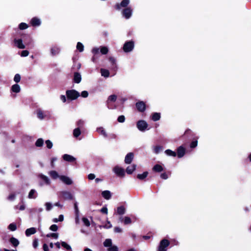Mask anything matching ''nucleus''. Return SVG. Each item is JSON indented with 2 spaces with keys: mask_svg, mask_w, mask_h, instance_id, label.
<instances>
[{
  "mask_svg": "<svg viewBox=\"0 0 251 251\" xmlns=\"http://www.w3.org/2000/svg\"><path fill=\"white\" fill-rule=\"evenodd\" d=\"M95 177H96V176H95V174H90L88 176V178L89 180H93V179H95Z\"/></svg>",
  "mask_w": 251,
  "mask_h": 251,
  "instance_id": "obj_62",
  "label": "nucleus"
},
{
  "mask_svg": "<svg viewBox=\"0 0 251 251\" xmlns=\"http://www.w3.org/2000/svg\"><path fill=\"white\" fill-rule=\"evenodd\" d=\"M124 223L125 225H128L131 223V219L127 216H126L124 220Z\"/></svg>",
  "mask_w": 251,
  "mask_h": 251,
  "instance_id": "obj_43",
  "label": "nucleus"
},
{
  "mask_svg": "<svg viewBox=\"0 0 251 251\" xmlns=\"http://www.w3.org/2000/svg\"><path fill=\"white\" fill-rule=\"evenodd\" d=\"M38 246V240L37 239L35 238L33 240V247L36 249Z\"/></svg>",
  "mask_w": 251,
  "mask_h": 251,
  "instance_id": "obj_55",
  "label": "nucleus"
},
{
  "mask_svg": "<svg viewBox=\"0 0 251 251\" xmlns=\"http://www.w3.org/2000/svg\"><path fill=\"white\" fill-rule=\"evenodd\" d=\"M40 177L45 182L46 184H50V180L47 176L41 174L40 175Z\"/></svg>",
  "mask_w": 251,
  "mask_h": 251,
  "instance_id": "obj_36",
  "label": "nucleus"
},
{
  "mask_svg": "<svg viewBox=\"0 0 251 251\" xmlns=\"http://www.w3.org/2000/svg\"><path fill=\"white\" fill-rule=\"evenodd\" d=\"M17 47L19 49H24L25 48V46L23 44L22 40L19 39L17 40Z\"/></svg>",
  "mask_w": 251,
  "mask_h": 251,
  "instance_id": "obj_30",
  "label": "nucleus"
},
{
  "mask_svg": "<svg viewBox=\"0 0 251 251\" xmlns=\"http://www.w3.org/2000/svg\"><path fill=\"white\" fill-rule=\"evenodd\" d=\"M8 229L11 231L16 230V223H13L10 224L8 226Z\"/></svg>",
  "mask_w": 251,
  "mask_h": 251,
  "instance_id": "obj_48",
  "label": "nucleus"
},
{
  "mask_svg": "<svg viewBox=\"0 0 251 251\" xmlns=\"http://www.w3.org/2000/svg\"><path fill=\"white\" fill-rule=\"evenodd\" d=\"M166 154L169 156L176 157V153L170 149L166 150L165 151Z\"/></svg>",
  "mask_w": 251,
  "mask_h": 251,
  "instance_id": "obj_33",
  "label": "nucleus"
},
{
  "mask_svg": "<svg viewBox=\"0 0 251 251\" xmlns=\"http://www.w3.org/2000/svg\"><path fill=\"white\" fill-rule=\"evenodd\" d=\"M161 118L160 113L154 112L151 114V119L153 121H157L160 120Z\"/></svg>",
  "mask_w": 251,
  "mask_h": 251,
  "instance_id": "obj_23",
  "label": "nucleus"
},
{
  "mask_svg": "<svg viewBox=\"0 0 251 251\" xmlns=\"http://www.w3.org/2000/svg\"><path fill=\"white\" fill-rule=\"evenodd\" d=\"M114 231L116 233H120L122 232V229L119 227L116 226L114 228Z\"/></svg>",
  "mask_w": 251,
  "mask_h": 251,
  "instance_id": "obj_61",
  "label": "nucleus"
},
{
  "mask_svg": "<svg viewBox=\"0 0 251 251\" xmlns=\"http://www.w3.org/2000/svg\"><path fill=\"white\" fill-rule=\"evenodd\" d=\"M108 251H119V249L117 246L115 245H112L110 248L107 249Z\"/></svg>",
  "mask_w": 251,
  "mask_h": 251,
  "instance_id": "obj_47",
  "label": "nucleus"
},
{
  "mask_svg": "<svg viewBox=\"0 0 251 251\" xmlns=\"http://www.w3.org/2000/svg\"><path fill=\"white\" fill-rule=\"evenodd\" d=\"M162 150V147L160 146H156L154 148V152L156 153H158Z\"/></svg>",
  "mask_w": 251,
  "mask_h": 251,
  "instance_id": "obj_50",
  "label": "nucleus"
},
{
  "mask_svg": "<svg viewBox=\"0 0 251 251\" xmlns=\"http://www.w3.org/2000/svg\"><path fill=\"white\" fill-rule=\"evenodd\" d=\"M59 197L64 199L68 200H71L73 199V197L72 194L68 191H61L59 193Z\"/></svg>",
  "mask_w": 251,
  "mask_h": 251,
  "instance_id": "obj_8",
  "label": "nucleus"
},
{
  "mask_svg": "<svg viewBox=\"0 0 251 251\" xmlns=\"http://www.w3.org/2000/svg\"><path fill=\"white\" fill-rule=\"evenodd\" d=\"M66 95L68 102L76 100L80 96V93L75 89L67 90Z\"/></svg>",
  "mask_w": 251,
  "mask_h": 251,
  "instance_id": "obj_2",
  "label": "nucleus"
},
{
  "mask_svg": "<svg viewBox=\"0 0 251 251\" xmlns=\"http://www.w3.org/2000/svg\"><path fill=\"white\" fill-rule=\"evenodd\" d=\"M81 96L83 98H87L88 96V92L87 91H83L81 93Z\"/></svg>",
  "mask_w": 251,
  "mask_h": 251,
  "instance_id": "obj_59",
  "label": "nucleus"
},
{
  "mask_svg": "<svg viewBox=\"0 0 251 251\" xmlns=\"http://www.w3.org/2000/svg\"><path fill=\"white\" fill-rule=\"evenodd\" d=\"M112 227V225L110 223V221H107V225H105L104 226V228H110Z\"/></svg>",
  "mask_w": 251,
  "mask_h": 251,
  "instance_id": "obj_63",
  "label": "nucleus"
},
{
  "mask_svg": "<svg viewBox=\"0 0 251 251\" xmlns=\"http://www.w3.org/2000/svg\"><path fill=\"white\" fill-rule=\"evenodd\" d=\"M198 137H195V138L193 139V141L191 142L190 145V147L191 149H194L196 148L198 145Z\"/></svg>",
  "mask_w": 251,
  "mask_h": 251,
  "instance_id": "obj_28",
  "label": "nucleus"
},
{
  "mask_svg": "<svg viewBox=\"0 0 251 251\" xmlns=\"http://www.w3.org/2000/svg\"><path fill=\"white\" fill-rule=\"evenodd\" d=\"M81 134V130L79 127L75 128L73 131V135L75 137L77 138Z\"/></svg>",
  "mask_w": 251,
  "mask_h": 251,
  "instance_id": "obj_31",
  "label": "nucleus"
},
{
  "mask_svg": "<svg viewBox=\"0 0 251 251\" xmlns=\"http://www.w3.org/2000/svg\"><path fill=\"white\" fill-rule=\"evenodd\" d=\"M81 80V76L80 73L75 72L74 75L73 81L76 83H79Z\"/></svg>",
  "mask_w": 251,
  "mask_h": 251,
  "instance_id": "obj_14",
  "label": "nucleus"
},
{
  "mask_svg": "<svg viewBox=\"0 0 251 251\" xmlns=\"http://www.w3.org/2000/svg\"><path fill=\"white\" fill-rule=\"evenodd\" d=\"M176 153L178 158H181L185 154L186 149L182 146H180L177 148Z\"/></svg>",
  "mask_w": 251,
  "mask_h": 251,
  "instance_id": "obj_9",
  "label": "nucleus"
},
{
  "mask_svg": "<svg viewBox=\"0 0 251 251\" xmlns=\"http://www.w3.org/2000/svg\"><path fill=\"white\" fill-rule=\"evenodd\" d=\"M136 107L138 111L144 112L146 109V104L143 101H139L135 104Z\"/></svg>",
  "mask_w": 251,
  "mask_h": 251,
  "instance_id": "obj_7",
  "label": "nucleus"
},
{
  "mask_svg": "<svg viewBox=\"0 0 251 251\" xmlns=\"http://www.w3.org/2000/svg\"><path fill=\"white\" fill-rule=\"evenodd\" d=\"M100 211L102 213L107 214L108 213V209L106 206L103 207L100 210Z\"/></svg>",
  "mask_w": 251,
  "mask_h": 251,
  "instance_id": "obj_56",
  "label": "nucleus"
},
{
  "mask_svg": "<svg viewBox=\"0 0 251 251\" xmlns=\"http://www.w3.org/2000/svg\"><path fill=\"white\" fill-rule=\"evenodd\" d=\"M10 242L14 247H16V238L12 237L10 238Z\"/></svg>",
  "mask_w": 251,
  "mask_h": 251,
  "instance_id": "obj_60",
  "label": "nucleus"
},
{
  "mask_svg": "<svg viewBox=\"0 0 251 251\" xmlns=\"http://www.w3.org/2000/svg\"><path fill=\"white\" fill-rule=\"evenodd\" d=\"M50 51L52 55H56L59 53L60 49L57 47H53L51 49Z\"/></svg>",
  "mask_w": 251,
  "mask_h": 251,
  "instance_id": "obj_29",
  "label": "nucleus"
},
{
  "mask_svg": "<svg viewBox=\"0 0 251 251\" xmlns=\"http://www.w3.org/2000/svg\"><path fill=\"white\" fill-rule=\"evenodd\" d=\"M49 174L50 177L53 179H56L58 177L60 178V176L56 171H51L50 172Z\"/></svg>",
  "mask_w": 251,
  "mask_h": 251,
  "instance_id": "obj_27",
  "label": "nucleus"
},
{
  "mask_svg": "<svg viewBox=\"0 0 251 251\" xmlns=\"http://www.w3.org/2000/svg\"><path fill=\"white\" fill-rule=\"evenodd\" d=\"M44 140L42 138L38 139L35 142V146L37 147H41L43 146Z\"/></svg>",
  "mask_w": 251,
  "mask_h": 251,
  "instance_id": "obj_34",
  "label": "nucleus"
},
{
  "mask_svg": "<svg viewBox=\"0 0 251 251\" xmlns=\"http://www.w3.org/2000/svg\"><path fill=\"white\" fill-rule=\"evenodd\" d=\"M30 23L33 26H38L41 25V22L39 18L35 17L31 19Z\"/></svg>",
  "mask_w": 251,
  "mask_h": 251,
  "instance_id": "obj_11",
  "label": "nucleus"
},
{
  "mask_svg": "<svg viewBox=\"0 0 251 251\" xmlns=\"http://www.w3.org/2000/svg\"><path fill=\"white\" fill-rule=\"evenodd\" d=\"M76 125L78 126V127L79 128H82L84 125V122L82 120H79L77 123Z\"/></svg>",
  "mask_w": 251,
  "mask_h": 251,
  "instance_id": "obj_51",
  "label": "nucleus"
},
{
  "mask_svg": "<svg viewBox=\"0 0 251 251\" xmlns=\"http://www.w3.org/2000/svg\"><path fill=\"white\" fill-rule=\"evenodd\" d=\"M100 52L102 54H106L108 52V49L107 47L101 46L100 47Z\"/></svg>",
  "mask_w": 251,
  "mask_h": 251,
  "instance_id": "obj_37",
  "label": "nucleus"
},
{
  "mask_svg": "<svg viewBox=\"0 0 251 251\" xmlns=\"http://www.w3.org/2000/svg\"><path fill=\"white\" fill-rule=\"evenodd\" d=\"M47 237H52L54 239H57L58 237V233H50L46 235Z\"/></svg>",
  "mask_w": 251,
  "mask_h": 251,
  "instance_id": "obj_40",
  "label": "nucleus"
},
{
  "mask_svg": "<svg viewBox=\"0 0 251 251\" xmlns=\"http://www.w3.org/2000/svg\"><path fill=\"white\" fill-rule=\"evenodd\" d=\"M76 49L79 52H82L84 50V46L80 42H78L76 45Z\"/></svg>",
  "mask_w": 251,
  "mask_h": 251,
  "instance_id": "obj_39",
  "label": "nucleus"
},
{
  "mask_svg": "<svg viewBox=\"0 0 251 251\" xmlns=\"http://www.w3.org/2000/svg\"><path fill=\"white\" fill-rule=\"evenodd\" d=\"M117 99V96L116 95H111L108 98V101L115 102Z\"/></svg>",
  "mask_w": 251,
  "mask_h": 251,
  "instance_id": "obj_42",
  "label": "nucleus"
},
{
  "mask_svg": "<svg viewBox=\"0 0 251 251\" xmlns=\"http://www.w3.org/2000/svg\"><path fill=\"white\" fill-rule=\"evenodd\" d=\"M18 27L20 30H24L27 28L28 27V25L25 23H21L19 24Z\"/></svg>",
  "mask_w": 251,
  "mask_h": 251,
  "instance_id": "obj_38",
  "label": "nucleus"
},
{
  "mask_svg": "<svg viewBox=\"0 0 251 251\" xmlns=\"http://www.w3.org/2000/svg\"><path fill=\"white\" fill-rule=\"evenodd\" d=\"M45 205L47 211H50L52 207V204L50 202H46Z\"/></svg>",
  "mask_w": 251,
  "mask_h": 251,
  "instance_id": "obj_54",
  "label": "nucleus"
},
{
  "mask_svg": "<svg viewBox=\"0 0 251 251\" xmlns=\"http://www.w3.org/2000/svg\"><path fill=\"white\" fill-rule=\"evenodd\" d=\"M18 53L22 57H26L28 55L29 51L27 50H22V51H21L20 52H19Z\"/></svg>",
  "mask_w": 251,
  "mask_h": 251,
  "instance_id": "obj_41",
  "label": "nucleus"
},
{
  "mask_svg": "<svg viewBox=\"0 0 251 251\" xmlns=\"http://www.w3.org/2000/svg\"><path fill=\"white\" fill-rule=\"evenodd\" d=\"M100 73L101 74V75L107 77L109 76V72L108 70L104 69H101L100 70Z\"/></svg>",
  "mask_w": 251,
  "mask_h": 251,
  "instance_id": "obj_32",
  "label": "nucleus"
},
{
  "mask_svg": "<svg viewBox=\"0 0 251 251\" xmlns=\"http://www.w3.org/2000/svg\"><path fill=\"white\" fill-rule=\"evenodd\" d=\"M101 196L105 200H108L111 198V193L108 190H105L101 192Z\"/></svg>",
  "mask_w": 251,
  "mask_h": 251,
  "instance_id": "obj_15",
  "label": "nucleus"
},
{
  "mask_svg": "<svg viewBox=\"0 0 251 251\" xmlns=\"http://www.w3.org/2000/svg\"><path fill=\"white\" fill-rule=\"evenodd\" d=\"M62 157L65 161L69 162H75L76 160L74 156L68 154H64Z\"/></svg>",
  "mask_w": 251,
  "mask_h": 251,
  "instance_id": "obj_13",
  "label": "nucleus"
},
{
  "mask_svg": "<svg viewBox=\"0 0 251 251\" xmlns=\"http://www.w3.org/2000/svg\"><path fill=\"white\" fill-rule=\"evenodd\" d=\"M47 148L50 149L53 146L52 142L50 140H47L45 142Z\"/></svg>",
  "mask_w": 251,
  "mask_h": 251,
  "instance_id": "obj_49",
  "label": "nucleus"
},
{
  "mask_svg": "<svg viewBox=\"0 0 251 251\" xmlns=\"http://www.w3.org/2000/svg\"><path fill=\"white\" fill-rule=\"evenodd\" d=\"M58 226L56 225H52L50 227V229L53 231H56L58 230Z\"/></svg>",
  "mask_w": 251,
  "mask_h": 251,
  "instance_id": "obj_52",
  "label": "nucleus"
},
{
  "mask_svg": "<svg viewBox=\"0 0 251 251\" xmlns=\"http://www.w3.org/2000/svg\"><path fill=\"white\" fill-rule=\"evenodd\" d=\"M160 177L163 179H167L168 178V174L166 173H162L160 175Z\"/></svg>",
  "mask_w": 251,
  "mask_h": 251,
  "instance_id": "obj_57",
  "label": "nucleus"
},
{
  "mask_svg": "<svg viewBox=\"0 0 251 251\" xmlns=\"http://www.w3.org/2000/svg\"><path fill=\"white\" fill-rule=\"evenodd\" d=\"M61 245L62 246L65 248L67 251L71 250V247L70 245L67 244L65 242H61Z\"/></svg>",
  "mask_w": 251,
  "mask_h": 251,
  "instance_id": "obj_44",
  "label": "nucleus"
},
{
  "mask_svg": "<svg viewBox=\"0 0 251 251\" xmlns=\"http://www.w3.org/2000/svg\"><path fill=\"white\" fill-rule=\"evenodd\" d=\"M134 158V153L133 152L128 153L125 157V163L127 164H130Z\"/></svg>",
  "mask_w": 251,
  "mask_h": 251,
  "instance_id": "obj_10",
  "label": "nucleus"
},
{
  "mask_svg": "<svg viewBox=\"0 0 251 251\" xmlns=\"http://www.w3.org/2000/svg\"><path fill=\"white\" fill-rule=\"evenodd\" d=\"M103 245L105 247L110 248L112 245V240L110 239H106L103 243Z\"/></svg>",
  "mask_w": 251,
  "mask_h": 251,
  "instance_id": "obj_35",
  "label": "nucleus"
},
{
  "mask_svg": "<svg viewBox=\"0 0 251 251\" xmlns=\"http://www.w3.org/2000/svg\"><path fill=\"white\" fill-rule=\"evenodd\" d=\"M37 117L40 119L44 118V115L43 111L41 110H38L37 112Z\"/></svg>",
  "mask_w": 251,
  "mask_h": 251,
  "instance_id": "obj_45",
  "label": "nucleus"
},
{
  "mask_svg": "<svg viewBox=\"0 0 251 251\" xmlns=\"http://www.w3.org/2000/svg\"><path fill=\"white\" fill-rule=\"evenodd\" d=\"M94 56L92 57L91 60L93 62H96L97 57L96 55L99 53V49L98 48H94L92 50Z\"/></svg>",
  "mask_w": 251,
  "mask_h": 251,
  "instance_id": "obj_16",
  "label": "nucleus"
},
{
  "mask_svg": "<svg viewBox=\"0 0 251 251\" xmlns=\"http://www.w3.org/2000/svg\"><path fill=\"white\" fill-rule=\"evenodd\" d=\"M136 126L140 131H144L147 129L148 124L145 121L140 120L137 122Z\"/></svg>",
  "mask_w": 251,
  "mask_h": 251,
  "instance_id": "obj_5",
  "label": "nucleus"
},
{
  "mask_svg": "<svg viewBox=\"0 0 251 251\" xmlns=\"http://www.w3.org/2000/svg\"><path fill=\"white\" fill-rule=\"evenodd\" d=\"M108 60L110 62L111 68L113 70L117 69L116 59L113 57L110 56L109 57Z\"/></svg>",
  "mask_w": 251,
  "mask_h": 251,
  "instance_id": "obj_21",
  "label": "nucleus"
},
{
  "mask_svg": "<svg viewBox=\"0 0 251 251\" xmlns=\"http://www.w3.org/2000/svg\"><path fill=\"white\" fill-rule=\"evenodd\" d=\"M60 179L67 185H71L73 183L72 180L69 177L65 176H60Z\"/></svg>",
  "mask_w": 251,
  "mask_h": 251,
  "instance_id": "obj_12",
  "label": "nucleus"
},
{
  "mask_svg": "<svg viewBox=\"0 0 251 251\" xmlns=\"http://www.w3.org/2000/svg\"><path fill=\"white\" fill-rule=\"evenodd\" d=\"M36 229L35 227H30L27 228L25 232V235L26 236H29L32 234H34L36 233Z\"/></svg>",
  "mask_w": 251,
  "mask_h": 251,
  "instance_id": "obj_20",
  "label": "nucleus"
},
{
  "mask_svg": "<svg viewBox=\"0 0 251 251\" xmlns=\"http://www.w3.org/2000/svg\"><path fill=\"white\" fill-rule=\"evenodd\" d=\"M113 171L119 177H123L125 176V171L124 169L118 166H116L114 168Z\"/></svg>",
  "mask_w": 251,
  "mask_h": 251,
  "instance_id": "obj_6",
  "label": "nucleus"
},
{
  "mask_svg": "<svg viewBox=\"0 0 251 251\" xmlns=\"http://www.w3.org/2000/svg\"><path fill=\"white\" fill-rule=\"evenodd\" d=\"M195 134L193 133V132L190 129H187L184 134L183 135V136H184V137H193V136H195Z\"/></svg>",
  "mask_w": 251,
  "mask_h": 251,
  "instance_id": "obj_26",
  "label": "nucleus"
},
{
  "mask_svg": "<svg viewBox=\"0 0 251 251\" xmlns=\"http://www.w3.org/2000/svg\"><path fill=\"white\" fill-rule=\"evenodd\" d=\"M130 2L129 0H122L120 3H117L114 8L117 10H120L122 7L124 9L122 11V16L126 19H129L132 16L133 9L131 7H128Z\"/></svg>",
  "mask_w": 251,
  "mask_h": 251,
  "instance_id": "obj_1",
  "label": "nucleus"
},
{
  "mask_svg": "<svg viewBox=\"0 0 251 251\" xmlns=\"http://www.w3.org/2000/svg\"><path fill=\"white\" fill-rule=\"evenodd\" d=\"M136 165L135 164H132L131 166H128L126 169V172L127 174L130 175L136 170Z\"/></svg>",
  "mask_w": 251,
  "mask_h": 251,
  "instance_id": "obj_19",
  "label": "nucleus"
},
{
  "mask_svg": "<svg viewBox=\"0 0 251 251\" xmlns=\"http://www.w3.org/2000/svg\"><path fill=\"white\" fill-rule=\"evenodd\" d=\"M15 195L14 194H11L8 197V200L9 201H13L15 199Z\"/></svg>",
  "mask_w": 251,
  "mask_h": 251,
  "instance_id": "obj_64",
  "label": "nucleus"
},
{
  "mask_svg": "<svg viewBox=\"0 0 251 251\" xmlns=\"http://www.w3.org/2000/svg\"><path fill=\"white\" fill-rule=\"evenodd\" d=\"M117 121L119 123H124L125 121V117L124 115H121L118 117Z\"/></svg>",
  "mask_w": 251,
  "mask_h": 251,
  "instance_id": "obj_53",
  "label": "nucleus"
},
{
  "mask_svg": "<svg viewBox=\"0 0 251 251\" xmlns=\"http://www.w3.org/2000/svg\"><path fill=\"white\" fill-rule=\"evenodd\" d=\"M148 174L149 173L147 171H145L142 174H138L136 177L140 180H144L147 177Z\"/></svg>",
  "mask_w": 251,
  "mask_h": 251,
  "instance_id": "obj_24",
  "label": "nucleus"
},
{
  "mask_svg": "<svg viewBox=\"0 0 251 251\" xmlns=\"http://www.w3.org/2000/svg\"><path fill=\"white\" fill-rule=\"evenodd\" d=\"M37 197V193L35 189H31L28 195V198L30 199H35Z\"/></svg>",
  "mask_w": 251,
  "mask_h": 251,
  "instance_id": "obj_18",
  "label": "nucleus"
},
{
  "mask_svg": "<svg viewBox=\"0 0 251 251\" xmlns=\"http://www.w3.org/2000/svg\"><path fill=\"white\" fill-rule=\"evenodd\" d=\"M97 130L100 134L102 135L104 137L106 138L108 137V135L105 130L102 127H98Z\"/></svg>",
  "mask_w": 251,
  "mask_h": 251,
  "instance_id": "obj_25",
  "label": "nucleus"
},
{
  "mask_svg": "<svg viewBox=\"0 0 251 251\" xmlns=\"http://www.w3.org/2000/svg\"><path fill=\"white\" fill-rule=\"evenodd\" d=\"M164 170L163 167L160 164H155L152 168V171L155 173H160Z\"/></svg>",
  "mask_w": 251,
  "mask_h": 251,
  "instance_id": "obj_17",
  "label": "nucleus"
},
{
  "mask_svg": "<svg viewBox=\"0 0 251 251\" xmlns=\"http://www.w3.org/2000/svg\"><path fill=\"white\" fill-rule=\"evenodd\" d=\"M170 244V241L166 239H162L159 244L158 248V251H167V248L169 246Z\"/></svg>",
  "mask_w": 251,
  "mask_h": 251,
  "instance_id": "obj_4",
  "label": "nucleus"
},
{
  "mask_svg": "<svg viewBox=\"0 0 251 251\" xmlns=\"http://www.w3.org/2000/svg\"><path fill=\"white\" fill-rule=\"evenodd\" d=\"M134 47V42L131 40L126 41L124 44L123 49L125 52H129L131 51Z\"/></svg>",
  "mask_w": 251,
  "mask_h": 251,
  "instance_id": "obj_3",
  "label": "nucleus"
},
{
  "mask_svg": "<svg viewBox=\"0 0 251 251\" xmlns=\"http://www.w3.org/2000/svg\"><path fill=\"white\" fill-rule=\"evenodd\" d=\"M60 100H62V101L64 103L66 102L67 100V98L66 96L61 95L60 97Z\"/></svg>",
  "mask_w": 251,
  "mask_h": 251,
  "instance_id": "obj_58",
  "label": "nucleus"
},
{
  "mask_svg": "<svg viewBox=\"0 0 251 251\" xmlns=\"http://www.w3.org/2000/svg\"><path fill=\"white\" fill-rule=\"evenodd\" d=\"M82 222H83L84 224L86 226H90V222L87 218L83 217L82 219Z\"/></svg>",
  "mask_w": 251,
  "mask_h": 251,
  "instance_id": "obj_46",
  "label": "nucleus"
},
{
  "mask_svg": "<svg viewBox=\"0 0 251 251\" xmlns=\"http://www.w3.org/2000/svg\"><path fill=\"white\" fill-rule=\"evenodd\" d=\"M126 213V208L124 206L121 205L117 207V214L119 215H124Z\"/></svg>",
  "mask_w": 251,
  "mask_h": 251,
  "instance_id": "obj_22",
  "label": "nucleus"
}]
</instances>
